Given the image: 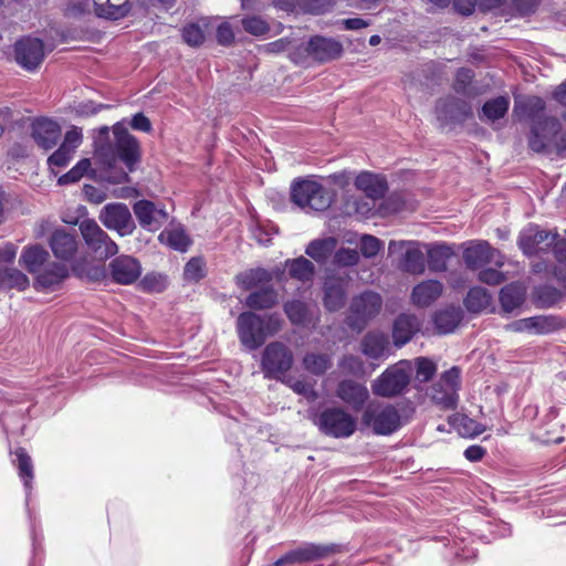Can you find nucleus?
Returning a JSON list of instances; mask_svg holds the SVG:
<instances>
[{"instance_id":"50","label":"nucleus","mask_w":566,"mask_h":566,"mask_svg":"<svg viewBox=\"0 0 566 566\" xmlns=\"http://www.w3.org/2000/svg\"><path fill=\"white\" fill-rule=\"evenodd\" d=\"M205 265L202 258H191L184 268V279L188 282H199L206 275Z\"/></svg>"},{"instance_id":"38","label":"nucleus","mask_w":566,"mask_h":566,"mask_svg":"<svg viewBox=\"0 0 566 566\" xmlns=\"http://www.w3.org/2000/svg\"><path fill=\"white\" fill-rule=\"evenodd\" d=\"M276 302L277 293L273 287H265L252 292L245 300L247 306L253 310L271 308Z\"/></svg>"},{"instance_id":"46","label":"nucleus","mask_w":566,"mask_h":566,"mask_svg":"<svg viewBox=\"0 0 566 566\" xmlns=\"http://www.w3.org/2000/svg\"><path fill=\"white\" fill-rule=\"evenodd\" d=\"M473 78V70L468 67L459 69L455 73V78L452 85L454 92L465 97H474L478 92L472 87Z\"/></svg>"},{"instance_id":"21","label":"nucleus","mask_w":566,"mask_h":566,"mask_svg":"<svg viewBox=\"0 0 566 566\" xmlns=\"http://www.w3.org/2000/svg\"><path fill=\"white\" fill-rule=\"evenodd\" d=\"M335 395L354 411H360L369 398L367 387L353 379L340 380L336 387Z\"/></svg>"},{"instance_id":"51","label":"nucleus","mask_w":566,"mask_h":566,"mask_svg":"<svg viewBox=\"0 0 566 566\" xmlns=\"http://www.w3.org/2000/svg\"><path fill=\"white\" fill-rule=\"evenodd\" d=\"M90 167V159H81L71 170L59 178V185H70L77 182L88 171Z\"/></svg>"},{"instance_id":"64","label":"nucleus","mask_w":566,"mask_h":566,"mask_svg":"<svg viewBox=\"0 0 566 566\" xmlns=\"http://www.w3.org/2000/svg\"><path fill=\"white\" fill-rule=\"evenodd\" d=\"M537 297L543 305L551 306L558 300L559 292L554 287L544 286L537 291Z\"/></svg>"},{"instance_id":"32","label":"nucleus","mask_w":566,"mask_h":566,"mask_svg":"<svg viewBox=\"0 0 566 566\" xmlns=\"http://www.w3.org/2000/svg\"><path fill=\"white\" fill-rule=\"evenodd\" d=\"M158 239L161 243L179 252H186L191 244L189 235L180 224H171L170 227L166 228L164 231H161Z\"/></svg>"},{"instance_id":"61","label":"nucleus","mask_w":566,"mask_h":566,"mask_svg":"<svg viewBox=\"0 0 566 566\" xmlns=\"http://www.w3.org/2000/svg\"><path fill=\"white\" fill-rule=\"evenodd\" d=\"M478 279L480 282H482L484 284L495 286V285L502 284L506 277L503 272H501L496 269L486 268V269H482L479 272Z\"/></svg>"},{"instance_id":"16","label":"nucleus","mask_w":566,"mask_h":566,"mask_svg":"<svg viewBox=\"0 0 566 566\" xmlns=\"http://www.w3.org/2000/svg\"><path fill=\"white\" fill-rule=\"evenodd\" d=\"M44 55V44L42 40L38 38L25 36L14 44L15 61L21 67L28 71L38 69Z\"/></svg>"},{"instance_id":"40","label":"nucleus","mask_w":566,"mask_h":566,"mask_svg":"<svg viewBox=\"0 0 566 566\" xmlns=\"http://www.w3.org/2000/svg\"><path fill=\"white\" fill-rule=\"evenodd\" d=\"M510 106V101L505 96H499L486 101L482 106L480 119L494 122L505 116Z\"/></svg>"},{"instance_id":"19","label":"nucleus","mask_w":566,"mask_h":566,"mask_svg":"<svg viewBox=\"0 0 566 566\" xmlns=\"http://www.w3.org/2000/svg\"><path fill=\"white\" fill-rule=\"evenodd\" d=\"M112 280L120 285H129L138 280L142 274L140 262L132 256L122 254L114 258L108 264Z\"/></svg>"},{"instance_id":"13","label":"nucleus","mask_w":566,"mask_h":566,"mask_svg":"<svg viewBox=\"0 0 566 566\" xmlns=\"http://www.w3.org/2000/svg\"><path fill=\"white\" fill-rule=\"evenodd\" d=\"M463 261L468 269L475 271L488 264L496 268L504 265V255L488 241H470L463 251Z\"/></svg>"},{"instance_id":"14","label":"nucleus","mask_w":566,"mask_h":566,"mask_svg":"<svg viewBox=\"0 0 566 566\" xmlns=\"http://www.w3.org/2000/svg\"><path fill=\"white\" fill-rule=\"evenodd\" d=\"M410 382L409 373L400 365L387 368L373 382L371 389L378 397H395L403 392Z\"/></svg>"},{"instance_id":"52","label":"nucleus","mask_w":566,"mask_h":566,"mask_svg":"<svg viewBox=\"0 0 566 566\" xmlns=\"http://www.w3.org/2000/svg\"><path fill=\"white\" fill-rule=\"evenodd\" d=\"M182 40L190 46L197 48L205 42V33L198 23H188L181 30Z\"/></svg>"},{"instance_id":"17","label":"nucleus","mask_w":566,"mask_h":566,"mask_svg":"<svg viewBox=\"0 0 566 566\" xmlns=\"http://www.w3.org/2000/svg\"><path fill=\"white\" fill-rule=\"evenodd\" d=\"M134 214L139 226L150 232H156L168 220L165 207H157L153 201L142 199L133 205Z\"/></svg>"},{"instance_id":"34","label":"nucleus","mask_w":566,"mask_h":566,"mask_svg":"<svg viewBox=\"0 0 566 566\" xmlns=\"http://www.w3.org/2000/svg\"><path fill=\"white\" fill-rule=\"evenodd\" d=\"M13 462L15 463L19 476L23 482L28 502L32 489V480L34 478L32 460L23 448H18L14 451Z\"/></svg>"},{"instance_id":"10","label":"nucleus","mask_w":566,"mask_h":566,"mask_svg":"<svg viewBox=\"0 0 566 566\" xmlns=\"http://www.w3.org/2000/svg\"><path fill=\"white\" fill-rule=\"evenodd\" d=\"M460 377L461 369L457 366L444 371L430 389L432 401L443 409H455L461 387Z\"/></svg>"},{"instance_id":"24","label":"nucleus","mask_w":566,"mask_h":566,"mask_svg":"<svg viewBox=\"0 0 566 566\" xmlns=\"http://www.w3.org/2000/svg\"><path fill=\"white\" fill-rule=\"evenodd\" d=\"M69 268L65 264L50 261L34 275V287L36 290H54L69 277Z\"/></svg>"},{"instance_id":"35","label":"nucleus","mask_w":566,"mask_h":566,"mask_svg":"<svg viewBox=\"0 0 566 566\" xmlns=\"http://www.w3.org/2000/svg\"><path fill=\"white\" fill-rule=\"evenodd\" d=\"M388 348V338L384 334L367 333L361 340V352L371 359L382 357Z\"/></svg>"},{"instance_id":"29","label":"nucleus","mask_w":566,"mask_h":566,"mask_svg":"<svg viewBox=\"0 0 566 566\" xmlns=\"http://www.w3.org/2000/svg\"><path fill=\"white\" fill-rule=\"evenodd\" d=\"M355 186L373 200L381 199L387 189V181L379 175L363 171L355 179Z\"/></svg>"},{"instance_id":"25","label":"nucleus","mask_w":566,"mask_h":566,"mask_svg":"<svg viewBox=\"0 0 566 566\" xmlns=\"http://www.w3.org/2000/svg\"><path fill=\"white\" fill-rule=\"evenodd\" d=\"M49 244L55 258L64 261L73 259L78 247L76 235L67 232L65 229L54 230L50 237Z\"/></svg>"},{"instance_id":"49","label":"nucleus","mask_w":566,"mask_h":566,"mask_svg":"<svg viewBox=\"0 0 566 566\" xmlns=\"http://www.w3.org/2000/svg\"><path fill=\"white\" fill-rule=\"evenodd\" d=\"M416 379L420 382H428L437 373V364L427 357H418L415 359Z\"/></svg>"},{"instance_id":"47","label":"nucleus","mask_w":566,"mask_h":566,"mask_svg":"<svg viewBox=\"0 0 566 566\" xmlns=\"http://www.w3.org/2000/svg\"><path fill=\"white\" fill-rule=\"evenodd\" d=\"M270 280V273L261 268L251 269L237 275V283L244 290H251Z\"/></svg>"},{"instance_id":"57","label":"nucleus","mask_w":566,"mask_h":566,"mask_svg":"<svg viewBox=\"0 0 566 566\" xmlns=\"http://www.w3.org/2000/svg\"><path fill=\"white\" fill-rule=\"evenodd\" d=\"M73 157V153L66 150L65 146H60L49 158L48 166L53 174H57L56 169L64 168L69 165Z\"/></svg>"},{"instance_id":"6","label":"nucleus","mask_w":566,"mask_h":566,"mask_svg":"<svg viewBox=\"0 0 566 566\" xmlns=\"http://www.w3.org/2000/svg\"><path fill=\"white\" fill-rule=\"evenodd\" d=\"M2 398L7 403V409L0 415V423L3 430L6 432L20 431L23 434L21 422L33 406L31 396L27 392L6 391L2 394Z\"/></svg>"},{"instance_id":"9","label":"nucleus","mask_w":566,"mask_h":566,"mask_svg":"<svg viewBox=\"0 0 566 566\" xmlns=\"http://www.w3.org/2000/svg\"><path fill=\"white\" fill-rule=\"evenodd\" d=\"M557 232L545 230L536 224H528L520 235L517 244L525 255H538L553 248L555 254L556 243L562 240Z\"/></svg>"},{"instance_id":"62","label":"nucleus","mask_w":566,"mask_h":566,"mask_svg":"<svg viewBox=\"0 0 566 566\" xmlns=\"http://www.w3.org/2000/svg\"><path fill=\"white\" fill-rule=\"evenodd\" d=\"M82 143V132L76 127L66 132L63 143L60 146H65L66 150L74 154L75 149Z\"/></svg>"},{"instance_id":"20","label":"nucleus","mask_w":566,"mask_h":566,"mask_svg":"<svg viewBox=\"0 0 566 566\" xmlns=\"http://www.w3.org/2000/svg\"><path fill=\"white\" fill-rule=\"evenodd\" d=\"M305 51L314 61L326 63L340 57L344 49L336 39L314 35L307 41Z\"/></svg>"},{"instance_id":"45","label":"nucleus","mask_w":566,"mask_h":566,"mask_svg":"<svg viewBox=\"0 0 566 566\" xmlns=\"http://www.w3.org/2000/svg\"><path fill=\"white\" fill-rule=\"evenodd\" d=\"M305 563L319 560L337 552L335 544L305 543L300 546Z\"/></svg>"},{"instance_id":"8","label":"nucleus","mask_w":566,"mask_h":566,"mask_svg":"<svg viewBox=\"0 0 566 566\" xmlns=\"http://www.w3.org/2000/svg\"><path fill=\"white\" fill-rule=\"evenodd\" d=\"M292 350L281 342L268 344L262 353L261 369L268 379L282 380L292 368Z\"/></svg>"},{"instance_id":"53","label":"nucleus","mask_w":566,"mask_h":566,"mask_svg":"<svg viewBox=\"0 0 566 566\" xmlns=\"http://www.w3.org/2000/svg\"><path fill=\"white\" fill-rule=\"evenodd\" d=\"M132 10V4L129 0H109L107 2V8L104 11L106 13V19L108 20H119L126 17Z\"/></svg>"},{"instance_id":"12","label":"nucleus","mask_w":566,"mask_h":566,"mask_svg":"<svg viewBox=\"0 0 566 566\" xmlns=\"http://www.w3.org/2000/svg\"><path fill=\"white\" fill-rule=\"evenodd\" d=\"M382 298L378 293L364 292L355 296L350 303V314L347 324L350 328L361 331L367 323L381 310Z\"/></svg>"},{"instance_id":"28","label":"nucleus","mask_w":566,"mask_h":566,"mask_svg":"<svg viewBox=\"0 0 566 566\" xmlns=\"http://www.w3.org/2000/svg\"><path fill=\"white\" fill-rule=\"evenodd\" d=\"M50 262L49 252L39 244L24 247L19 263L30 274H38Z\"/></svg>"},{"instance_id":"43","label":"nucleus","mask_w":566,"mask_h":566,"mask_svg":"<svg viewBox=\"0 0 566 566\" xmlns=\"http://www.w3.org/2000/svg\"><path fill=\"white\" fill-rule=\"evenodd\" d=\"M29 286L28 276L17 269L0 270V289L24 291Z\"/></svg>"},{"instance_id":"36","label":"nucleus","mask_w":566,"mask_h":566,"mask_svg":"<svg viewBox=\"0 0 566 566\" xmlns=\"http://www.w3.org/2000/svg\"><path fill=\"white\" fill-rule=\"evenodd\" d=\"M285 268L292 279L303 283L312 281L315 274L314 264L304 256L286 260Z\"/></svg>"},{"instance_id":"37","label":"nucleus","mask_w":566,"mask_h":566,"mask_svg":"<svg viewBox=\"0 0 566 566\" xmlns=\"http://www.w3.org/2000/svg\"><path fill=\"white\" fill-rule=\"evenodd\" d=\"M461 321V313L454 307L444 308L437 312L433 316V323L440 334H448L455 329Z\"/></svg>"},{"instance_id":"11","label":"nucleus","mask_w":566,"mask_h":566,"mask_svg":"<svg viewBox=\"0 0 566 566\" xmlns=\"http://www.w3.org/2000/svg\"><path fill=\"white\" fill-rule=\"evenodd\" d=\"M389 255H399L398 266L410 274H421L426 269L424 254L421 244L413 240H390Z\"/></svg>"},{"instance_id":"41","label":"nucleus","mask_w":566,"mask_h":566,"mask_svg":"<svg viewBox=\"0 0 566 566\" xmlns=\"http://www.w3.org/2000/svg\"><path fill=\"white\" fill-rule=\"evenodd\" d=\"M335 245L334 238L316 239L308 243L305 253L317 262H324L332 254Z\"/></svg>"},{"instance_id":"7","label":"nucleus","mask_w":566,"mask_h":566,"mask_svg":"<svg viewBox=\"0 0 566 566\" xmlns=\"http://www.w3.org/2000/svg\"><path fill=\"white\" fill-rule=\"evenodd\" d=\"M78 229L87 250L98 260H107L118 252V245L94 219H84Z\"/></svg>"},{"instance_id":"1","label":"nucleus","mask_w":566,"mask_h":566,"mask_svg":"<svg viewBox=\"0 0 566 566\" xmlns=\"http://www.w3.org/2000/svg\"><path fill=\"white\" fill-rule=\"evenodd\" d=\"M114 140L96 144L95 159L103 167L102 178L112 185L129 182L142 160V147L138 139L125 126V120L113 125Z\"/></svg>"},{"instance_id":"33","label":"nucleus","mask_w":566,"mask_h":566,"mask_svg":"<svg viewBox=\"0 0 566 566\" xmlns=\"http://www.w3.org/2000/svg\"><path fill=\"white\" fill-rule=\"evenodd\" d=\"M283 310L293 325L305 327L312 323V312L306 302L291 300L284 303Z\"/></svg>"},{"instance_id":"42","label":"nucleus","mask_w":566,"mask_h":566,"mask_svg":"<svg viewBox=\"0 0 566 566\" xmlns=\"http://www.w3.org/2000/svg\"><path fill=\"white\" fill-rule=\"evenodd\" d=\"M491 303L490 293L481 286L471 287L464 298V305L469 312L479 313Z\"/></svg>"},{"instance_id":"56","label":"nucleus","mask_w":566,"mask_h":566,"mask_svg":"<svg viewBox=\"0 0 566 566\" xmlns=\"http://www.w3.org/2000/svg\"><path fill=\"white\" fill-rule=\"evenodd\" d=\"M382 245V241L371 234L361 235L359 241L360 252L366 259L375 258Z\"/></svg>"},{"instance_id":"3","label":"nucleus","mask_w":566,"mask_h":566,"mask_svg":"<svg viewBox=\"0 0 566 566\" xmlns=\"http://www.w3.org/2000/svg\"><path fill=\"white\" fill-rule=\"evenodd\" d=\"M291 200L305 213L323 212L331 207L333 196L322 184L307 177L292 182Z\"/></svg>"},{"instance_id":"31","label":"nucleus","mask_w":566,"mask_h":566,"mask_svg":"<svg viewBox=\"0 0 566 566\" xmlns=\"http://www.w3.org/2000/svg\"><path fill=\"white\" fill-rule=\"evenodd\" d=\"M454 255V250L447 243H433L427 245V262L431 272H444L448 262Z\"/></svg>"},{"instance_id":"22","label":"nucleus","mask_w":566,"mask_h":566,"mask_svg":"<svg viewBox=\"0 0 566 566\" xmlns=\"http://www.w3.org/2000/svg\"><path fill=\"white\" fill-rule=\"evenodd\" d=\"M436 113L441 122H455L469 117L472 112L467 101L449 95L437 102Z\"/></svg>"},{"instance_id":"4","label":"nucleus","mask_w":566,"mask_h":566,"mask_svg":"<svg viewBox=\"0 0 566 566\" xmlns=\"http://www.w3.org/2000/svg\"><path fill=\"white\" fill-rule=\"evenodd\" d=\"M361 423L374 434L390 436L402 427V418L395 405L370 402L364 409Z\"/></svg>"},{"instance_id":"30","label":"nucleus","mask_w":566,"mask_h":566,"mask_svg":"<svg viewBox=\"0 0 566 566\" xmlns=\"http://www.w3.org/2000/svg\"><path fill=\"white\" fill-rule=\"evenodd\" d=\"M443 286L438 280H427L417 284L411 292V301L418 307H427L439 298Z\"/></svg>"},{"instance_id":"18","label":"nucleus","mask_w":566,"mask_h":566,"mask_svg":"<svg viewBox=\"0 0 566 566\" xmlns=\"http://www.w3.org/2000/svg\"><path fill=\"white\" fill-rule=\"evenodd\" d=\"M562 327L560 321L552 315H537L521 318L507 325V329L517 333H528L532 335H547L558 331Z\"/></svg>"},{"instance_id":"54","label":"nucleus","mask_w":566,"mask_h":566,"mask_svg":"<svg viewBox=\"0 0 566 566\" xmlns=\"http://www.w3.org/2000/svg\"><path fill=\"white\" fill-rule=\"evenodd\" d=\"M338 367L343 374L350 376H360L364 374V361L354 355L344 356L339 363Z\"/></svg>"},{"instance_id":"5","label":"nucleus","mask_w":566,"mask_h":566,"mask_svg":"<svg viewBox=\"0 0 566 566\" xmlns=\"http://www.w3.org/2000/svg\"><path fill=\"white\" fill-rule=\"evenodd\" d=\"M314 423L322 433L336 439L349 438L356 431L355 418L340 407L324 409Z\"/></svg>"},{"instance_id":"27","label":"nucleus","mask_w":566,"mask_h":566,"mask_svg":"<svg viewBox=\"0 0 566 566\" xmlns=\"http://www.w3.org/2000/svg\"><path fill=\"white\" fill-rule=\"evenodd\" d=\"M420 321L412 314H400L394 322L392 338L396 347H402L420 329Z\"/></svg>"},{"instance_id":"26","label":"nucleus","mask_w":566,"mask_h":566,"mask_svg":"<svg viewBox=\"0 0 566 566\" xmlns=\"http://www.w3.org/2000/svg\"><path fill=\"white\" fill-rule=\"evenodd\" d=\"M346 281L342 277H327L323 285V303L327 311L336 312L346 302Z\"/></svg>"},{"instance_id":"59","label":"nucleus","mask_w":566,"mask_h":566,"mask_svg":"<svg viewBox=\"0 0 566 566\" xmlns=\"http://www.w3.org/2000/svg\"><path fill=\"white\" fill-rule=\"evenodd\" d=\"M140 285L146 292H161L166 286V276L159 273H147L142 279Z\"/></svg>"},{"instance_id":"60","label":"nucleus","mask_w":566,"mask_h":566,"mask_svg":"<svg viewBox=\"0 0 566 566\" xmlns=\"http://www.w3.org/2000/svg\"><path fill=\"white\" fill-rule=\"evenodd\" d=\"M336 0H298V3L310 13L321 14L333 9Z\"/></svg>"},{"instance_id":"2","label":"nucleus","mask_w":566,"mask_h":566,"mask_svg":"<svg viewBox=\"0 0 566 566\" xmlns=\"http://www.w3.org/2000/svg\"><path fill=\"white\" fill-rule=\"evenodd\" d=\"M283 321L279 314L259 315L253 312H243L237 319V332L240 342L247 348L254 350L265 340L277 334Z\"/></svg>"},{"instance_id":"55","label":"nucleus","mask_w":566,"mask_h":566,"mask_svg":"<svg viewBox=\"0 0 566 566\" xmlns=\"http://www.w3.org/2000/svg\"><path fill=\"white\" fill-rule=\"evenodd\" d=\"M545 103L541 97L530 96L524 101H515V112L523 111L527 116L533 117L544 111Z\"/></svg>"},{"instance_id":"15","label":"nucleus","mask_w":566,"mask_h":566,"mask_svg":"<svg viewBox=\"0 0 566 566\" xmlns=\"http://www.w3.org/2000/svg\"><path fill=\"white\" fill-rule=\"evenodd\" d=\"M99 221L120 237L130 235L136 229L132 213L125 203H107L99 212Z\"/></svg>"},{"instance_id":"23","label":"nucleus","mask_w":566,"mask_h":566,"mask_svg":"<svg viewBox=\"0 0 566 566\" xmlns=\"http://www.w3.org/2000/svg\"><path fill=\"white\" fill-rule=\"evenodd\" d=\"M61 133L60 125L49 118H38L32 124V137L44 150H50L57 145Z\"/></svg>"},{"instance_id":"44","label":"nucleus","mask_w":566,"mask_h":566,"mask_svg":"<svg viewBox=\"0 0 566 566\" xmlns=\"http://www.w3.org/2000/svg\"><path fill=\"white\" fill-rule=\"evenodd\" d=\"M524 301V293L520 286L509 284L501 289L500 303L505 312H512L520 307Z\"/></svg>"},{"instance_id":"39","label":"nucleus","mask_w":566,"mask_h":566,"mask_svg":"<svg viewBox=\"0 0 566 566\" xmlns=\"http://www.w3.org/2000/svg\"><path fill=\"white\" fill-rule=\"evenodd\" d=\"M302 364L307 373L322 376L332 367V356L328 354L307 353L303 357Z\"/></svg>"},{"instance_id":"48","label":"nucleus","mask_w":566,"mask_h":566,"mask_svg":"<svg viewBox=\"0 0 566 566\" xmlns=\"http://www.w3.org/2000/svg\"><path fill=\"white\" fill-rule=\"evenodd\" d=\"M242 28L245 32L254 35L262 36L269 33V23L259 15H248L241 20Z\"/></svg>"},{"instance_id":"58","label":"nucleus","mask_w":566,"mask_h":566,"mask_svg":"<svg viewBox=\"0 0 566 566\" xmlns=\"http://www.w3.org/2000/svg\"><path fill=\"white\" fill-rule=\"evenodd\" d=\"M359 259L358 251L349 248H340L334 254V262L340 266H354Z\"/></svg>"},{"instance_id":"63","label":"nucleus","mask_w":566,"mask_h":566,"mask_svg":"<svg viewBox=\"0 0 566 566\" xmlns=\"http://www.w3.org/2000/svg\"><path fill=\"white\" fill-rule=\"evenodd\" d=\"M217 41L221 45H230L234 40V33L232 31V27L228 22L221 23L217 28Z\"/></svg>"}]
</instances>
